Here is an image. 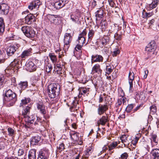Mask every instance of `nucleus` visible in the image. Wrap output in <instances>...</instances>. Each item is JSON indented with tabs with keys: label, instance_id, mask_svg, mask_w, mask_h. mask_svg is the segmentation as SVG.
Here are the masks:
<instances>
[{
	"label": "nucleus",
	"instance_id": "f257e3e1",
	"mask_svg": "<svg viewBox=\"0 0 159 159\" xmlns=\"http://www.w3.org/2000/svg\"><path fill=\"white\" fill-rule=\"evenodd\" d=\"M48 94L51 98H55L60 93V87L55 83L51 84L48 87Z\"/></svg>",
	"mask_w": 159,
	"mask_h": 159
},
{
	"label": "nucleus",
	"instance_id": "f03ea898",
	"mask_svg": "<svg viewBox=\"0 0 159 159\" xmlns=\"http://www.w3.org/2000/svg\"><path fill=\"white\" fill-rule=\"evenodd\" d=\"M4 99L6 101L10 102L11 101L12 104L17 100V97L16 94L13 92L11 90L9 89L5 91Z\"/></svg>",
	"mask_w": 159,
	"mask_h": 159
},
{
	"label": "nucleus",
	"instance_id": "7ed1b4c3",
	"mask_svg": "<svg viewBox=\"0 0 159 159\" xmlns=\"http://www.w3.org/2000/svg\"><path fill=\"white\" fill-rule=\"evenodd\" d=\"M21 30L25 36L29 38H33L35 34V32L30 26H23L21 28Z\"/></svg>",
	"mask_w": 159,
	"mask_h": 159
},
{
	"label": "nucleus",
	"instance_id": "20e7f679",
	"mask_svg": "<svg viewBox=\"0 0 159 159\" xmlns=\"http://www.w3.org/2000/svg\"><path fill=\"white\" fill-rule=\"evenodd\" d=\"M20 47V45L19 44H14L7 47L6 49L7 55L8 57L12 56Z\"/></svg>",
	"mask_w": 159,
	"mask_h": 159
},
{
	"label": "nucleus",
	"instance_id": "39448f33",
	"mask_svg": "<svg viewBox=\"0 0 159 159\" xmlns=\"http://www.w3.org/2000/svg\"><path fill=\"white\" fill-rule=\"evenodd\" d=\"M68 2V0H56L54 6L57 9H59L64 7Z\"/></svg>",
	"mask_w": 159,
	"mask_h": 159
},
{
	"label": "nucleus",
	"instance_id": "423d86ee",
	"mask_svg": "<svg viewBox=\"0 0 159 159\" xmlns=\"http://www.w3.org/2000/svg\"><path fill=\"white\" fill-rule=\"evenodd\" d=\"M72 39L71 34L66 33L64 35V47L68 49L69 46V43L71 42Z\"/></svg>",
	"mask_w": 159,
	"mask_h": 159
},
{
	"label": "nucleus",
	"instance_id": "0eeeda50",
	"mask_svg": "<svg viewBox=\"0 0 159 159\" xmlns=\"http://www.w3.org/2000/svg\"><path fill=\"white\" fill-rule=\"evenodd\" d=\"M25 66L26 70L30 72L34 71L36 69V66L32 61L27 62Z\"/></svg>",
	"mask_w": 159,
	"mask_h": 159
},
{
	"label": "nucleus",
	"instance_id": "6e6552de",
	"mask_svg": "<svg viewBox=\"0 0 159 159\" xmlns=\"http://www.w3.org/2000/svg\"><path fill=\"white\" fill-rule=\"evenodd\" d=\"M25 23L28 25H30L36 21L35 16L32 14L27 15L25 17Z\"/></svg>",
	"mask_w": 159,
	"mask_h": 159
},
{
	"label": "nucleus",
	"instance_id": "1a4fd4ad",
	"mask_svg": "<svg viewBox=\"0 0 159 159\" xmlns=\"http://www.w3.org/2000/svg\"><path fill=\"white\" fill-rule=\"evenodd\" d=\"M49 156V150L43 149L39 153L37 159H48Z\"/></svg>",
	"mask_w": 159,
	"mask_h": 159
},
{
	"label": "nucleus",
	"instance_id": "9d476101",
	"mask_svg": "<svg viewBox=\"0 0 159 159\" xmlns=\"http://www.w3.org/2000/svg\"><path fill=\"white\" fill-rule=\"evenodd\" d=\"M108 109V106L106 102L105 104H99L98 108V113L99 115H101L104 113Z\"/></svg>",
	"mask_w": 159,
	"mask_h": 159
},
{
	"label": "nucleus",
	"instance_id": "9b49d317",
	"mask_svg": "<svg viewBox=\"0 0 159 159\" xmlns=\"http://www.w3.org/2000/svg\"><path fill=\"white\" fill-rule=\"evenodd\" d=\"M9 6L5 3L0 5V14L1 15H7L9 12Z\"/></svg>",
	"mask_w": 159,
	"mask_h": 159
},
{
	"label": "nucleus",
	"instance_id": "f8f14e48",
	"mask_svg": "<svg viewBox=\"0 0 159 159\" xmlns=\"http://www.w3.org/2000/svg\"><path fill=\"white\" fill-rule=\"evenodd\" d=\"M103 59V57L101 55H93L91 56V63L102 62Z\"/></svg>",
	"mask_w": 159,
	"mask_h": 159
},
{
	"label": "nucleus",
	"instance_id": "ddd939ff",
	"mask_svg": "<svg viewBox=\"0 0 159 159\" xmlns=\"http://www.w3.org/2000/svg\"><path fill=\"white\" fill-rule=\"evenodd\" d=\"M156 43L154 41L150 42L145 48V50L149 52H154L156 49Z\"/></svg>",
	"mask_w": 159,
	"mask_h": 159
},
{
	"label": "nucleus",
	"instance_id": "4468645a",
	"mask_svg": "<svg viewBox=\"0 0 159 159\" xmlns=\"http://www.w3.org/2000/svg\"><path fill=\"white\" fill-rule=\"evenodd\" d=\"M41 4V2L39 0H35L31 2L28 6V8L31 10H32L34 8H39Z\"/></svg>",
	"mask_w": 159,
	"mask_h": 159
},
{
	"label": "nucleus",
	"instance_id": "2eb2a0df",
	"mask_svg": "<svg viewBox=\"0 0 159 159\" xmlns=\"http://www.w3.org/2000/svg\"><path fill=\"white\" fill-rule=\"evenodd\" d=\"M102 70L101 69L100 65L98 64L95 65L92 67L91 73L94 74L97 73L98 75H101Z\"/></svg>",
	"mask_w": 159,
	"mask_h": 159
},
{
	"label": "nucleus",
	"instance_id": "dca6fc26",
	"mask_svg": "<svg viewBox=\"0 0 159 159\" xmlns=\"http://www.w3.org/2000/svg\"><path fill=\"white\" fill-rule=\"evenodd\" d=\"M41 137L39 136H33L30 139V144L31 145L34 146L37 144L40 140Z\"/></svg>",
	"mask_w": 159,
	"mask_h": 159
},
{
	"label": "nucleus",
	"instance_id": "f3484780",
	"mask_svg": "<svg viewBox=\"0 0 159 159\" xmlns=\"http://www.w3.org/2000/svg\"><path fill=\"white\" fill-rule=\"evenodd\" d=\"M108 121V116H103L98 121L97 124L98 125H104Z\"/></svg>",
	"mask_w": 159,
	"mask_h": 159
},
{
	"label": "nucleus",
	"instance_id": "a211bd4d",
	"mask_svg": "<svg viewBox=\"0 0 159 159\" xmlns=\"http://www.w3.org/2000/svg\"><path fill=\"white\" fill-rule=\"evenodd\" d=\"M25 118L26 124L28 125H30L31 124L33 123L34 121L35 118H33V116H30L28 115Z\"/></svg>",
	"mask_w": 159,
	"mask_h": 159
},
{
	"label": "nucleus",
	"instance_id": "6ab92c4d",
	"mask_svg": "<svg viewBox=\"0 0 159 159\" xmlns=\"http://www.w3.org/2000/svg\"><path fill=\"white\" fill-rule=\"evenodd\" d=\"M154 159H159V150L157 149L152 150L151 152Z\"/></svg>",
	"mask_w": 159,
	"mask_h": 159
},
{
	"label": "nucleus",
	"instance_id": "aec40b11",
	"mask_svg": "<svg viewBox=\"0 0 159 159\" xmlns=\"http://www.w3.org/2000/svg\"><path fill=\"white\" fill-rule=\"evenodd\" d=\"M36 150L31 149L29 151L28 155L29 159H35L36 158Z\"/></svg>",
	"mask_w": 159,
	"mask_h": 159
},
{
	"label": "nucleus",
	"instance_id": "412c9836",
	"mask_svg": "<svg viewBox=\"0 0 159 159\" xmlns=\"http://www.w3.org/2000/svg\"><path fill=\"white\" fill-rule=\"evenodd\" d=\"M5 26L4 20L2 17H0V33L3 34L5 31Z\"/></svg>",
	"mask_w": 159,
	"mask_h": 159
},
{
	"label": "nucleus",
	"instance_id": "4be33fe9",
	"mask_svg": "<svg viewBox=\"0 0 159 159\" xmlns=\"http://www.w3.org/2000/svg\"><path fill=\"white\" fill-rule=\"evenodd\" d=\"M37 108L39 110L41 113L43 114L46 113L45 110L44 109V106L41 102H39L37 104Z\"/></svg>",
	"mask_w": 159,
	"mask_h": 159
},
{
	"label": "nucleus",
	"instance_id": "5701e85b",
	"mask_svg": "<svg viewBox=\"0 0 159 159\" xmlns=\"http://www.w3.org/2000/svg\"><path fill=\"white\" fill-rule=\"evenodd\" d=\"M31 50L29 49L23 51L20 57L22 58H25L31 55Z\"/></svg>",
	"mask_w": 159,
	"mask_h": 159
},
{
	"label": "nucleus",
	"instance_id": "b1692460",
	"mask_svg": "<svg viewBox=\"0 0 159 159\" xmlns=\"http://www.w3.org/2000/svg\"><path fill=\"white\" fill-rule=\"evenodd\" d=\"M79 92L80 96V95H82L86 93L88 91H89V88H86L84 87H80L78 89Z\"/></svg>",
	"mask_w": 159,
	"mask_h": 159
},
{
	"label": "nucleus",
	"instance_id": "393cba45",
	"mask_svg": "<svg viewBox=\"0 0 159 159\" xmlns=\"http://www.w3.org/2000/svg\"><path fill=\"white\" fill-rule=\"evenodd\" d=\"M30 107L28 106H26L25 108L22 111V115L24 117H26L29 114Z\"/></svg>",
	"mask_w": 159,
	"mask_h": 159
},
{
	"label": "nucleus",
	"instance_id": "a878e982",
	"mask_svg": "<svg viewBox=\"0 0 159 159\" xmlns=\"http://www.w3.org/2000/svg\"><path fill=\"white\" fill-rule=\"evenodd\" d=\"M49 56L54 64H56L57 61V58L56 56L55 55L54 53H50L49 54Z\"/></svg>",
	"mask_w": 159,
	"mask_h": 159
},
{
	"label": "nucleus",
	"instance_id": "bb28decb",
	"mask_svg": "<svg viewBox=\"0 0 159 159\" xmlns=\"http://www.w3.org/2000/svg\"><path fill=\"white\" fill-rule=\"evenodd\" d=\"M20 60L19 59H15L14 61L11 63V65L12 67L15 68L16 67V70L18 69V65L19 62Z\"/></svg>",
	"mask_w": 159,
	"mask_h": 159
},
{
	"label": "nucleus",
	"instance_id": "cd10ccee",
	"mask_svg": "<svg viewBox=\"0 0 159 159\" xmlns=\"http://www.w3.org/2000/svg\"><path fill=\"white\" fill-rule=\"evenodd\" d=\"M95 16L96 17V19H97L98 18H101L103 16V11L101 9L98 10L96 12H95Z\"/></svg>",
	"mask_w": 159,
	"mask_h": 159
},
{
	"label": "nucleus",
	"instance_id": "c85d7f7f",
	"mask_svg": "<svg viewBox=\"0 0 159 159\" xmlns=\"http://www.w3.org/2000/svg\"><path fill=\"white\" fill-rule=\"evenodd\" d=\"M28 86L27 81H21L19 84V86L22 90H24Z\"/></svg>",
	"mask_w": 159,
	"mask_h": 159
},
{
	"label": "nucleus",
	"instance_id": "c756f323",
	"mask_svg": "<svg viewBox=\"0 0 159 159\" xmlns=\"http://www.w3.org/2000/svg\"><path fill=\"white\" fill-rule=\"evenodd\" d=\"M158 1V0H154L149 5V7L150 9H152L155 8L157 5Z\"/></svg>",
	"mask_w": 159,
	"mask_h": 159
},
{
	"label": "nucleus",
	"instance_id": "7c9ffc66",
	"mask_svg": "<svg viewBox=\"0 0 159 159\" xmlns=\"http://www.w3.org/2000/svg\"><path fill=\"white\" fill-rule=\"evenodd\" d=\"M118 144L117 142H114L112 143L108 146L109 149V151H111L112 150L114 149Z\"/></svg>",
	"mask_w": 159,
	"mask_h": 159
},
{
	"label": "nucleus",
	"instance_id": "2f4dec72",
	"mask_svg": "<svg viewBox=\"0 0 159 159\" xmlns=\"http://www.w3.org/2000/svg\"><path fill=\"white\" fill-rule=\"evenodd\" d=\"M85 39L84 37H82L79 36L77 41L78 42L79 44H80L83 45L85 43Z\"/></svg>",
	"mask_w": 159,
	"mask_h": 159
},
{
	"label": "nucleus",
	"instance_id": "473e14b6",
	"mask_svg": "<svg viewBox=\"0 0 159 159\" xmlns=\"http://www.w3.org/2000/svg\"><path fill=\"white\" fill-rule=\"evenodd\" d=\"M30 98H25L24 99H23L21 101V102L20 103V107L23 106L24 105H25L28 103L30 102Z\"/></svg>",
	"mask_w": 159,
	"mask_h": 159
},
{
	"label": "nucleus",
	"instance_id": "72a5a7b5",
	"mask_svg": "<svg viewBox=\"0 0 159 159\" xmlns=\"http://www.w3.org/2000/svg\"><path fill=\"white\" fill-rule=\"evenodd\" d=\"M112 67L110 65H107L106 67L107 72L106 73L109 75L113 71V66Z\"/></svg>",
	"mask_w": 159,
	"mask_h": 159
},
{
	"label": "nucleus",
	"instance_id": "f704fd0d",
	"mask_svg": "<svg viewBox=\"0 0 159 159\" xmlns=\"http://www.w3.org/2000/svg\"><path fill=\"white\" fill-rule=\"evenodd\" d=\"M142 14L143 18H147L152 15V13L147 12L144 10H143V11Z\"/></svg>",
	"mask_w": 159,
	"mask_h": 159
},
{
	"label": "nucleus",
	"instance_id": "c9c22d12",
	"mask_svg": "<svg viewBox=\"0 0 159 159\" xmlns=\"http://www.w3.org/2000/svg\"><path fill=\"white\" fill-rule=\"evenodd\" d=\"M122 36V34H119L118 33L116 32L114 34V38L115 40L119 41L121 40Z\"/></svg>",
	"mask_w": 159,
	"mask_h": 159
},
{
	"label": "nucleus",
	"instance_id": "e433bc0d",
	"mask_svg": "<svg viewBox=\"0 0 159 159\" xmlns=\"http://www.w3.org/2000/svg\"><path fill=\"white\" fill-rule=\"evenodd\" d=\"M79 102L77 101H74L72 103L71 107H73L75 109V111H77L79 108V106H78Z\"/></svg>",
	"mask_w": 159,
	"mask_h": 159
},
{
	"label": "nucleus",
	"instance_id": "4c0bfd02",
	"mask_svg": "<svg viewBox=\"0 0 159 159\" xmlns=\"http://www.w3.org/2000/svg\"><path fill=\"white\" fill-rule=\"evenodd\" d=\"M120 139L122 143H125L126 144L128 143V141L127 140V137L125 135H124L122 136L120 138Z\"/></svg>",
	"mask_w": 159,
	"mask_h": 159
},
{
	"label": "nucleus",
	"instance_id": "58836bf2",
	"mask_svg": "<svg viewBox=\"0 0 159 159\" xmlns=\"http://www.w3.org/2000/svg\"><path fill=\"white\" fill-rule=\"evenodd\" d=\"M70 135L71 139L73 140L76 141L78 139L77 133L76 132L73 133H71Z\"/></svg>",
	"mask_w": 159,
	"mask_h": 159
},
{
	"label": "nucleus",
	"instance_id": "ea45409f",
	"mask_svg": "<svg viewBox=\"0 0 159 159\" xmlns=\"http://www.w3.org/2000/svg\"><path fill=\"white\" fill-rule=\"evenodd\" d=\"M139 95V99L141 100H144L145 98V94L144 92H141L139 93H137Z\"/></svg>",
	"mask_w": 159,
	"mask_h": 159
},
{
	"label": "nucleus",
	"instance_id": "a19ab883",
	"mask_svg": "<svg viewBox=\"0 0 159 159\" xmlns=\"http://www.w3.org/2000/svg\"><path fill=\"white\" fill-rule=\"evenodd\" d=\"M121 102L118 99L117 100V102L116 104L115 108H116V111H121V108H119V107L121 104Z\"/></svg>",
	"mask_w": 159,
	"mask_h": 159
},
{
	"label": "nucleus",
	"instance_id": "79ce46f5",
	"mask_svg": "<svg viewBox=\"0 0 159 159\" xmlns=\"http://www.w3.org/2000/svg\"><path fill=\"white\" fill-rule=\"evenodd\" d=\"M95 33L94 30H89V31L88 34V39H91L93 37Z\"/></svg>",
	"mask_w": 159,
	"mask_h": 159
},
{
	"label": "nucleus",
	"instance_id": "37998d69",
	"mask_svg": "<svg viewBox=\"0 0 159 159\" xmlns=\"http://www.w3.org/2000/svg\"><path fill=\"white\" fill-rule=\"evenodd\" d=\"M134 107V105L133 104H130L129 105L126 107L125 110L128 113H129L130 112Z\"/></svg>",
	"mask_w": 159,
	"mask_h": 159
},
{
	"label": "nucleus",
	"instance_id": "c03bdc74",
	"mask_svg": "<svg viewBox=\"0 0 159 159\" xmlns=\"http://www.w3.org/2000/svg\"><path fill=\"white\" fill-rule=\"evenodd\" d=\"M150 112L152 113V114H154L157 111V108L155 106L153 105L150 108Z\"/></svg>",
	"mask_w": 159,
	"mask_h": 159
},
{
	"label": "nucleus",
	"instance_id": "a18cd8bd",
	"mask_svg": "<svg viewBox=\"0 0 159 159\" xmlns=\"http://www.w3.org/2000/svg\"><path fill=\"white\" fill-rule=\"evenodd\" d=\"M52 69V67L50 64H48L46 67V71L48 73H50Z\"/></svg>",
	"mask_w": 159,
	"mask_h": 159
},
{
	"label": "nucleus",
	"instance_id": "49530a36",
	"mask_svg": "<svg viewBox=\"0 0 159 159\" xmlns=\"http://www.w3.org/2000/svg\"><path fill=\"white\" fill-rule=\"evenodd\" d=\"M133 81L129 79V91L130 92H132L133 91Z\"/></svg>",
	"mask_w": 159,
	"mask_h": 159
},
{
	"label": "nucleus",
	"instance_id": "de8ad7c7",
	"mask_svg": "<svg viewBox=\"0 0 159 159\" xmlns=\"http://www.w3.org/2000/svg\"><path fill=\"white\" fill-rule=\"evenodd\" d=\"M119 100L121 102V103L122 102L123 105H126L127 99L124 97H122L120 98H119Z\"/></svg>",
	"mask_w": 159,
	"mask_h": 159
},
{
	"label": "nucleus",
	"instance_id": "09e8293b",
	"mask_svg": "<svg viewBox=\"0 0 159 159\" xmlns=\"http://www.w3.org/2000/svg\"><path fill=\"white\" fill-rule=\"evenodd\" d=\"M57 16L56 15H51L50 17L51 21L52 23H54L56 20Z\"/></svg>",
	"mask_w": 159,
	"mask_h": 159
},
{
	"label": "nucleus",
	"instance_id": "8fccbe9b",
	"mask_svg": "<svg viewBox=\"0 0 159 159\" xmlns=\"http://www.w3.org/2000/svg\"><path fill=\"white\" fill-rule=\"evenodd\" d=\"M90 153L87 151H85L84 152V153L83 156L82 158L81 159H87L88 158L90 155Z\"/></svg>",
	"mask_w": 159,
	"mask_h": 159
},
{
	"label": "nucleus",
	"instance_id": "3c124183",
	"mask_svg": "<svg viewBox=\"0 0 159 159\" xmlns=\"http://www.w3.org/2000/svg\"><path fill=\"white\" fill-rule=\"evenodd\" d=\"M134 77V73L132 72H130L129 73L128 78L129 79L132 81H133Z\"/></svg>",
	"mask_w": 159,
	"mask_h": 159
},
{
	"label": "nucleus",
	"instance_id": "603ef678",
	"mask_svg": "<svg viewBox=\"0 0 159 159\" xmlns=\"http://www.w3.org/2000/svg\"><path fill=\"white\" fill-rule=\"evenodd\" d=\"M7 130L9 133V135L12 136L14 133V130L11 128H8Z\"/></svg>",
	"mask_w": 159,
	"mask_h": 159
},
{
	"label": "nucleus",
	"instance_id": "864d4df0",
	"mask_svg": "<svg viewBox=\"0 0 159 159\" xmlns=\"http://www.w3.org/2000/svg\"><path fill=\"white\" fill-rule=\"evenodd\" d=\"M5 83L4 78L3 76L0 77V86H3Z\"/></svg>",
	"mask_w": 159,
	"mask_h": 159
},
{
	"label": "nucleus",
	"instance_id": "5fc2aeb1",
	"mask_svg": "<svg viewBox=\"0 0 159 159\" xmlns=\"http://www.w3.org/2000/svg\"><path fill=\"white\" fill-rule=\"evenodd\" d=\"M71 19L72 21L75 23L77 22L79 20L78 17L77 16L74 17L73 15L71 16Z\"/></svg>",
	"mask_w": 159,
	"mask_h": 159
},
{
	"label": "nucleus",
	"instance_id": "6e6d98bb",
	"mask_svg": "<svg viewBox=\"0 0 159 159\" xmlns=\"http://www.w3.org/2000/svg\"><path fill=\"white\" fill-rule=\"evenodd\" d=\"M87 32L86 29H84L83 31L79 34V36L82 37H84L87 34Z\"/></svg>",
	"mask_w": 159,
	"mask_h": 159
},
{
	"label": "nucleus",
	"instance_id": "4d7b16f0",
	"mask_svg": "<svg viewBox=\"0 0 159 159\" xmlns=\"http://www.w3.org/2000/svg\"><path fill=\"white\" fill-rule=\"evenodd\" d=\"M128 157V155L126 152H125L122 154L121 156L122 159H126Z\"/></svg>",
	"mask_w": 159,
	"mask_h": 159
},
{
	"label": "nucleus",
	"instance_id": "13d9d810",
	"mask_svg": "<svg viewBox=\"0 0 159 159\" xmlns=\"http://www.w3.org/2000/svg\"><path fill=\"white\" fill-rule=\"evenodd\" d=\"M18 153L19 156H21L24 154V151L22 149H20L18 150Z\"/></svg>",
	"mask_w": 159,
	"mask_h": 159
},
{
	"label": "nucleus",
	"instance_id": "bf43d9fd",
	"mask_svg": "<svg viewBox=\"0 0 159 159\" xmlns=\"http://www.w3.org/2000/svg\"><path fill=\"white\" fill-rule=\"evenodd\" d=\"M57 147L61 151H62L65 148L64 145L63 143H61L59 145L58 147L57 146Z\"/></svg>",
	"mask_w": 159,
	"mask_h": 159
},
{
	"label": "nucleus",
	"instance_id": "052dcab7",
	"mask_svg": "<svg viewBox=\"0 0 159 159\" xmlns=\"http://www.w3.org/2000/svg\"><path fill=\"white\" fill-rule=\"evenodd\" d=\"M106 22L105 21H102L100 23V25L101 26L102 28L103 29L105 28L106 27Z\"/></svg>",
	"mask_w": 159,
	"mask_h": 159
},
{
	"label": "nucleus",
	"instance_id": "680f3d73",
	"mask_svg": "<svg viewBox=\"0 0 159 159\" xmlns=\"http://www.w3.org/2000/svg\"><path fill=\"white\" fill-rule=\"evenodd\" d=\"M93 149L92 147H89L86 151L89 152L90 153H91L93 151Z\"/></svg>",
	"mask_w": 159,
	"mask_h": 159
},
{
	"label": "nucleus",
	"instance_id": "e2e57ef3",
	"mask_svg": "<svg viewBox=\"0 0 159 159\" xmlns=\"http://www.w3.org/2000/svg\"><path fill=\"white\" fill-rule=\"evenodd\" d=\"M119 53V51L116 50L113 51L112 53V56L113 57L116 56V55Z\"/></svg>",
	"mask_w": 159,
	"mask_h": 159
},
{
	"label": "nucleus",
	"instance_id": "0e129e2a",
	"mask_svg": "<svg viewBox=\"0 0 159 159\" xmlns=\"http://www.w3.org/2000/svg\"><path fill=\"white\" fill-rule=\"evenodd\" d=\"M83 46V45L80 44H77L75 47V49H77L78 50H80Z\"/></svg>",
	"mask_w": 159,
	"mask_h": 159
},
{
	"label": "nucleus",
	"instance_id": "69168bd1",
	"mask_svg": "<svg viewBox=\"0 0 159 159\" xmlns=\"http://www.w3.org/2000/svg\"><path fill=\"white\" fill-rule=\"evenodd\" d=\"M108 147H107L105 145L102 148V151L101 152V154L102 153V152H103L107 150L108 149Z\"/></svg>",
	"mask_w": 159,
	"mask_h": 159
},
{
	"label": "nucleus",
	"instance_id": "338daca9",
	"mask_svg": "<svg viewBox=\"0 0 159 159\" xmlns=\"http://www.w3.org/2000/svg\"><path fill=\"white\" fill-rule=\"evenodd\" d=\"M139 139V138L138 137H137L136 136L135 137V138H134V139H133V141L134 142V143H136L137 142L138 140Z\"/></svg>",
	"mask_w": 159,
	"mask_h": 159
},
{
	"label": "nucleus",
	"instance_id": "774afa93",
	"mask_svg": "<svg viewBox=\"0 0 159 159\" xmlns=\"http://www.w3.org/2000/svg\"><path fill=\"white\" fill-rule=\"evenodd\" d=\"M152 138L153 139V141L155 143H157L156 141V139H157V136L155 135H153L152 136Z\"/></svg>",
	"mask_w": 159,
	"mask_h": 159
}]
</instances>
